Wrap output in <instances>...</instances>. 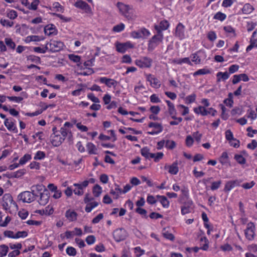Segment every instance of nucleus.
Returning a JSON list of instances; mask_svg holds the SVG:
<instances>
[{
    "instance_id": "49",
    "label": "nucleus",
    "mask_w": 257,
    "mask_h": 257,
    "mask_svg": "<svg viewBox=\"0 0 257 257\" xmlns=\"http://www.w3.org/2000/svg\"><path fill=\"white\" fill-rule=\"evenodd\" d=\"M176 146V143L174 141L167 140L165 141V147L169 149H173Z\"/></svg>"
},
{
    "instance_id": "54",
    "label": "nucleus",
    "mask_w": 257,
    "mask_h": 257,
    "mask_svg": "<svg viewBox=\"0 0 257 257\" xmlns=\"http://www.w3.org/2000/svg\"><path fill=\"white\" fill-rule=\"evenodd\" d=\"M7 16L10 19L14 20L17 17L18 15L16 11L11 10L7 13Z\"/></svg>"
},
{
    "instance_id": "19",
    "label": "nucleus",
    "mask_w": 257,
    "mask_h": 257,
    "mask_svg": "<svg viewBox=\"0 0 257 257\" xmlns=\"http://www.w3.org/2000/svg\"><path fill=\"white\" fill-rule=\"evenodd\" d=\"M12 118H6L4 124L9 131L17 132V128Z\"/></svg>"
},
{
    "instance_id": "5",
    "label": "nucleus",
    "mask_w": 257,
    "mask_h": 257,
    "mask_svg": "<svg viewBox=\"0 0 257 257\" xmlns=\"http://www.w3.org/2000/svg\"><path fill=\"white\" fill-rule=\"evenodd\" d=\"M12 205L18 207L17 203L14 201L11 195L9 193L5 194L3 197L2 205L3 208L6 210H8L12 207Z\"/></svg>"
},
{
    "instance_id": "12",
    "label": "nucleus",
    "mask_w": 257,
    "mask_h": 257,
    "mask_svg": "<svg viewBox=\"0 0 257 257\" xmlns=\"http://www.w3.org/2000/svg\"><path fill=\"white\" fill-rule=\"evenodd\" d=\"M31 190L32 194L35 198V197H39V195L43 193V192L47 189L45 188L43 185L38 184L36 185L32 186L31 188Z\"/></svg>"
},
{
    "instance_id": "44",
    "label": "nucleus",
    "mask_w": 257,
    "mask_h": 257,
    "mask_svg": "<svg viewBox=\"0 0 257 257\" xmlns=\"http://www.w3.org/2000/svg\"><path fill=\"white\" fill-rule=\"evenodd\" d=\"M109 132L110 133L111 136L105 135L102 134L99 135L98 138L102 142L109 140L111 139V137H112V130H110Z\"/></svg>"
},
{
    "instance_id": "15",
    "label": "nucleus",
    "mask_w": 257,
    "mask_h": 257,
    "mask_svg": "<svg viewBox=\"0 0 257 257\" xmlns=\"http://www.w3.org/2000/svg\"><path fill=\"white\" fill-rule=\"evenodd\" d=\"M170 26L169 23L165 20L161 21L158 25H156L154 26L155 30L158 33H163L162 31L166 30Z\"/></svg>"
},
{
    "instance_id": "55",
    "label": "nucleus",
    "mask_w": 257,
    "mask_h": 257,
    "mask_svg": "<svg viewBox=\"0 0 257 257\" xmlns=\"http://www.w3.org/2000/svg\"><path fill=\"white\" fill-rule=\"evenodd\" d=\"M196 99V95L192 94L191 95L187 96L185 98L186 103L187 104L191 103L195 101Z\"/></svg>"
},
{
    "instance_id": "45",
    "label": "nucleus",
    "mask_w": 257,
    "mask_h": 257,
    "mask_svg": "<svg viewBox=\"0 0 257 257\" xmlns=\"http://www.w3.org/2000/svg\"><path fill=\"white\" fill-rule=\"evenodd\" d=\"M191 61L194 62L195 64H199L201 63V59L198 55L197 53L193 54L191 56Z\"/></svg>"
},
{
    "instance_id": "6",
    "label": "nucleus",
    "mask_w": 257,
    "mask_h": 257,
    "mask_svg": "<svg viewBox=\"0 0 257 257\" xmlns=\"http://www.w3.org/2000/svg\"><path fill=\"white\" fill-rule=\"evenodd\" d=\"M152 63V60L147 57H142L135 61V64L141 68H150Z\"/></svg>"
},
{
    "instance_id": "31",
    "label": "nucleus",
    "mask_w": 257,
    "mask_h": 257,
    "mask_svg": "<svg viewBox=\"0 0 257 257\" xmlns=\"http://www.w3.org/2000/svg\"><path fill=\"white\" fill-rule=\"evenodd\" d=\"M254 10L252 6L249 4H245L242 8V12L244 14H249Z\"/></svg>"
},
{
    "instance_id": "59",
    "label": "nucleus",
    "mask_w": 257,
    "mask_h": 257,
    "mask_svg": "<svg viewBox=\"0 0 257 257\" xmlns=\"http://www.w3.org/2000/svg\"><path fill=\"white\" fill-rule=\"evenodd\" d=\"M135 253L137 257H140L142 254H144L145 250L142 249L140 246H137L134 248Z\"/></svg>"
},
{
    "instance_id": "39",
    "label": "nucleus",
    "mask_w": 257,
    "mask_h": 257,
    "mask_svg": "<svg viewBox=\"0 0 257 257\" xmlns=\"http://www.w3.org/2000/svg\"><path fill=\"white\" fill-rule=\"evenodd\" d=\"M102 189L101 187L98 185H95L93 188V193L95 197H98L101 193Z\"/></svg>"
},
{
    "instance_id": "37",
    "label": "nucleus",
    "mask_w": 257,
    "mask_h": 257,
    "mask_svg": "<svg viewBox=\"0 0 257 257\" xmlns=\"http://www.w3.org/2000/svg\"><path fill=\"white\" fill-rule=\"evenodd\" d=\"M168 106V110L170 115L176 114V109L174 104L169 100H166Z\"/></svg>"
},
{
    "instance_id": "52",
    "label": "nucleus",
    "mask_w": 257,
    "mask_h": 257,
    "mask_svg": "<svg viewBox=\"0 0 257 257\" xmlns=\"http://www.w3.org/2000/svg\"><path fill=\"white\" fill-rule=\"evenodd\" d=\"M162 234H163V236L165 238L170 240H172V241L174 240L175 237H174V235L172 233L169 232L168 231H164L162 233Z\"/></svg>"
},
{
    "instance_id": "11",
    "label": "nucleus",
    "mask_w": 257,
    "mask_h": 257,
    "mask_svg": "<svg viewBox=\"0 0 257 257\" xmlns=\"http://www.w3.org/2000/svg\"><path fill=\"white\" fill-rule=\"evenodd\" d=\"M126 236L127 233L123 228L116 229L113 233V237L117 242L124 240Z\"/></svg>"
},
{
    "instance_id": "2",
    "label": "nucleus",
    "mask_w": 257,
    "mask_h": 257,
    "mask_svg": "<svg viewBox=\"0 0 257 257\" xmlns=\"http://www.w3.org/2000/svg\"><path fill=\"white\" fill-rule=\"evenodd\" d=\"M116 7L120 14L128 19H131L133 17V10L128 5L118 2Z\"/></svg>"
},
{
    "instance_id": "34",
    "label": "nucleus",
    "mask_w": 257,
    "mask_h": 257,
    "mask_svg": "<svg viewBox=\"0 0 257 257\" xmlns=\"http://www.w3.org/2000/svg\"><path fill=\"white\" fill-rule=\"evenodd\" d=\"M99 80L100 83L105 84L108 87H111L112 85V80L111 79L106 77H101Z\"/></svg>"
},
{
    "instance_id": "14",
    "label": "nucleus",
    "mask_w": 257,
    "mask_h": 257,
    "mask_svg": "<svg viewBox=\"0 0 257 257\" xmlns=\"http://www.w3.org/2000/svg\"><path fill=\"white\" fill-rule=\"evenodd\" d=\"M241 182V181L239 180H231L227 181L225 185L223 191L225 193H228L235 186H239Z\"/></svg>"
},
{
    "instance_id": "27",
    "label": "nucleus",
    "mask_w": 257,
    "mask_h": 257,
    "mask_svg": "<svg viewBox=\"0 0 257 257\" xmlns=\"http://www.w3.org/2000/svg\"><path fill=\"white\" fill-rule=\"evenodd\" d=\"M157 198L159 199V202L161 203L164 208H168L170 202L166 197L164 196L157 195Z\"/></svg>"
},
{
    "instance_id": "17",
    "label": "nucleus",
    "mask_w": 257,
    "mask_h": 257,
    "mask_svg": "<svg viewBox=\"0 0 257 257\" xmlns=\"http://www.w3.org/2000/svg\"><path fill=\"white\" fill-rule=\"evenodd\" d=\"M39 197H40L38 200L39 203L41 205H45L48 202L50 197L49 191L45 190Z\"/></svg>"
},
{
    "instance_id": "35",
    "label": "nucleus",
    "mask_w": 257,
    "mask_h": 257,
    "mask_svg": "<svg viewBox=\"0 0 257 257\" xmlns=\"http://www.w3.org/2000/svg\"><path fill=\"white\" fill-rule=\"evenodd\" d=\"M9 251V247L6 244L0 245V257L5 256Z\"/></svg>"
},
{
    "instance_id": "60",
    "label": "nucleus",
    "mask_w": 257,
    "mask_h": 257,
    "mask_svg": "<svg viewBox=\"0 0 257 257\" xmlns=\"http://www.w3.org/2000/svg\"><path fill=\"white\" fill-rule=\"evenodd\" d=\"M255 185V182L252 181L250 182H246L242 184L241 186L245 189H249L251 188Z\"/></svg>"
},
{
    "instance_id": "21",
    "label": "nucleus",
    "mask_w": 257,
    "mask_h": 257,
    "mask_svg": "<svg viewBox=\"0 0 257 257\" xmlns=\"http://www.w3.org/2000/svg\"><path fill=\"white\" fill-rule=\"evenodd\" d=\"M194 111L197 114H201L202 116H205L210 113L211 112L208 109H206L204 106H199L198 107L194 108Z\"/></svg>"
},
{
    "instance_id": "29",
    "label": "nucleus",
    "mask_w": 257,
    "mask_h": 257,
    "mask_svg": "<svg viewBox=\"0 0 257 257\" xmlns=\"http://www.w3.org/2000/svg\"><path fill=\"white\" fill-rule=\"evenodd\" d=\"M148 126L149 127L154 128L155 131L160 133H161L163 130V127L161 124L158 122H151L149 123Z\"/></svg>"
},
{
    "instance_id": "22",
    "label": "nucleus",
    "mask_w": 257,
    "mask_h": 257,
    "mask_svg": "<svg viewBox=\"0 0 257 257\" xmlns=\"http://www.w3.org/2000/svg\"><path fill=\"white\" fill-rule=\"evenodd\" d=\"M74 6L77 8L81 9L83 10L88 12L90 10V7L85 2L80 1L76 2L74 4Z\"/></svg>"
},
{
    "instance_id": "26",
    "label": "nucleus",
    "mask_w": 257,
    "mask_h": 257,
    "mask_svg": "<svg viewBox=\"0 0 257 257\" xmlns=\"http://www.w3.org/2000/svg\"><path fill=\"white\" fill-rule=\"evenodd\" d=\"M216 77L217 82L225 81L229 77V73H228L227 72H218L216 74Z\"/></svg>"
},
{
    "instance_id": "25",
    "label": "nucleus",
    "mask_w": 257,
    "mask_h": 257,
    "mask_svg": "<svg viewBox=\"0 0 257 257\" xmlns=\"http://www.w3.org/2000/svg\"><path fill=\"white\" fill-rule=\"evenodd\" d=\"M165 168L168 169V172L173 175H176L177 174L179 171L178 163L177 162H174L171 165L167 167L165 166Z\"/></svg>"
},
{
    "instance_id": "8",
    "label": "nucleus",
    "mask_w": 257,
    "mask_h": 257,
    "mask_svg": "<svg viewBox=\"0 0 257 257\" xmlns=\"http://www.w3.org/2000/svg\"><path fill=\"white\" fill-rule=\"evenodd\" d=\"M115 45L117 51L121 53H124L129 49L134 48V45L130 41L124 43L116 42Z\"/></svg>"
},
{
    "instance_id": "33",
    "label": "nucleus",
    "mask_w": 257,
    "mask_h": 257,
    "mask_svg": "<svg viewBox=\"0 0 257 257\" xmlns=\"http://www.w3.org/2000/svg\"><path fill=\"white\" fill-rule=\"evenodd\" d=\"M86 204L87 205L85 207V210L87 212H91L94 208L98 205V203L97 202H91Z\"/></svg>"
},
{
    "instance_id": "4",
    "label": "nucleus",
    "mask_w": 257,
    "mask_h": 257,
    "mask_svg": "<svg viewBox=\"0 0 257 257\" xmlns=\"http://www.w3.org/2000/svg\"><path fill=\"white\" fill-rule=\"evenodd\" d=\"M141 154L147 159H161L163 156V153L162 152H158L156 153H152L150 152V150L147 147L143 148L141 150Z\"/></svg>"
},
{
    "instance_id": "51",
    "label": "nucleus",
    "mask_w": 257,
    "mask_h": 257,
    "mask_svg": "<svg viewBox=\"0 0 257 257\" xmlns=\"http://www.w3.org/2000/svg\"><path fill=\"white\" fill-rule=\"evenodd\" d=\"M66 253L70 256H75L76 254V250L73 247L69 246L66 248Z\"/></svg>"
},
{
    "instance_id": "23",
    "label": "nucleus",
    "mask_w": 257,
    "mask_h": 257,
    "mask_svg": "<svg viewBox=\"0 0 257 257\" xmlns=\"http://www.w3.org/2000/svg\"><path fill=\"white\" fill-rule=\"evenodd\" d=\"M77 214L74 211L70 209L67 210L65 213V217L70 221H73L77 219Z\"/></svg>"
},
{
    "instance_id": "36",
    "label": "nucleus",
    "mask_w": 257,
    "mask_h": 257,
    "mask_svg": "<svg viewBox=\"0 0 257 257\" xmlns=\"http://www.w3.org/2000/svg\"><path fill=\"white\" fill-rule=\"evenodd\" d=\"M226 18V15L221 12H218L216 13L213 16V19L217 20L221 22L225 20Z\"/></svg>"
},
{
    "instance_id": "3",
    "label": "nucleus",
    "mask_w": 257,
    "mask_h": 257,
    "mask_svg": "<svg viewBox=\"0 0 257 257\" xmlns=\"http://www.w3.org/2000/svg\"><path fill=\"white\" fill-rule=\"evenodd\" d=\"M130 35L134 39H146L151 35V33L149 30L143 27L137 31H132Z\"/></svg>"
},
{
    "instance_id": "10",
    "label": "nucleus",
    "mask_w": 257,
    "mask_h": 257,
    "mask_svg": "<svg viewBox=\"0 0 257 257\" xmlns=\"http://www.w3.org/2000/svg\"><path fill=\"white\" fill-rule=\"evenodd\" d=\"M18 198L19 200L27 203H30L35 199L34 196L32 194V192L30 191L22 192L18 195Z\"/></svg>"
},
{
    "instance_id": "42",
    "label": "nucleus",
    "mask_w": 257,
    "mask_h": 257,
    "mask_svg": "<svg viewBox=\"0 0 257 257\" xmlns=\"http://www.w3.org/2000/svg\"><path fill=\"white\" fill-rule=\"evenodd\" d=\"M5 41L6 44L8 47L13 50L15 49L16 44L13 41L12 39L6 38L5 39Z\"/></svg>"
},
{
    "instance_id": "56",
    "label": "nucleus",
    "mask_w": 257,
    "mask_h": 257,
    "mask_svg": "<svg viewBox=\"0 0 257 257\" xmlns=\"http://www.w3.org/2000/svg\"><path fill=\"white\" fill-rule=\"evenodd\" d=\"M136 212L142 215L143 217H144L146 218L148 217L147 215V212L145 209L142 208L141 207H138L136 209Z\"/></svg>"
},
{
    "instance_id": "47",
    "label": "nucleus",
    "mask_w": 257,
    "mask_h": 257,
    "mask_svg": "<svg viewBox=\"0 0 257 257\" xmlns=\"http://www.w3.org/2000/svg\"><path fill=\"white\" fill-rule=\"evenodd\" d=\"M2 26L7 27H12L14 25V22L8 20L2 19L0 21Z\"/></svg>"
},
{
    "instance_id": "46",
    "label": "nucleus",
    "mask_w": 257,
    "mask_h": 257,
    "mask_svg": "<svg viewBox=\"0 0 257 257\" xmlns=\"http://www.w3.org/2000/svg\"><path fill=\"white\" fill-rule=\"evenodd\" d=\"M257 26L256 22L253 21H249L246 23V29L248 32H250L253 30Z\"/></svg>"
},
{
    "instance_id": "1",
    "label": "nucleus",
    "mask_w": 257,
    "mask_h": 257,
    "mask_svg": "<svg viewBox=\"0 0 257 257\" xmlns=\"http://www.w3.org/2000/svg\"><path fill=\"white\" fill-rule=\"evenodd\" d=\"M164 38L163 33H158L153 36L149 41L148 50L149 51L154 50L162 42Z\"/></svg>"
},
{
    "instance_id": "53",
    "label": "nucleus",
    "mask_w": 257,
    "mask_h": 257,
    "mask_svg": "<svg viewBox=\"0 0 257 257\" xmlns=\"http://www.w3.org/2000/svg\"><path fill=\"white\" fill-rule=\"evenodd\" d=\"M45 157V153L44 152L38 151L35 155L34 159L35 160H42L44 159Z\"/></svg>"
},
{
    "instance_id": "48",
    "label": "nucleus",
    "mask_w": 257,
    "mask_h": 257,
    "mask_svg": "<svg viewBox=\"0 0 257 257\" xmlns=\"http://www.w3.org/2000/svg\"><path fill=\"white\" fill-rule=\"evenodd\" d=\"M87 149L90 154H95L97 151L95 146L91 143H88L87 145Z\"/></svg>"
},
{
    "instance_id": "7",
    "label": "nucleus",
    "mask_w": 257,
    "mask_h": 257,
    "mask_svg": "<svg viewBox=\"0 0 257 257\" xmlns=\"http://www.w3.org/2000/svg\"><path fill=\"white\" fill-rule=\"evenodd\" d=\"M255 225L253 223L250 222L247 224L246 228L244 230V234L246 239L252 240L255 236Z\"/></svg>"
},
{
    "instance_id": "40",
    "label": "nucleus",
    "mask_w": 257,
    "mask_h": 257,
    "mask_svg": "<svg viewBox=\"0 0 257 257\" xmlns=\"http://www.w3.org/2000/svg\"><path fill=\"white\" fill-rule=\"evenodd\" d=\"M224 31L230 34L231 36H235V32L234 29L230 26H226L223 27Z\"/></svg>"
},
{
    "instance_id": "64",
    "label": "nucleus",
    "mask_w": 257,
    "mask_h": 257,
    "mask_svg": "<svg viewBox=\"0 0 257 257\" xmlns=\"http://www.w3.org/2000/svg\"><path fill=\"white\" fill-rule=\"evenodd\" d=\"M221 181L219 180L218 181L213 182L212 183L211 186V189L212 190H215L218 189L220 187V185L221 184Z\"/></svg>"
},
{
    "instance_id": "13",
    "label": "nucleus",
    "mask_w": 257,
    "mask_h": 257,
    "mask_svg": "<svg viewBox=\"0 0 257 257\" xmlns=\"http://www.w3.org/2000/svg\"><path fill=\"white\" fill-rule=\"evenodd\" d=\"M175 36L180 40H182L185 38V26L182 23H179L176 26Z\"/></svg>"
},
{
    "instance_id": "61",
    "label": "nucleus",
    "mask_w": 257,
    "mask_h": 257,
    "mask_svg": "<svg viewBox=\"0 0 257 257\" xmlns=\"http://www.w3.org/2000/svg\"><path fill=\"white\" fill-rule=\"evenodd\" d=\"M28 236V232L26 231H18L15 235V238H19L20 237L24 238Z\"/></svg>"
},
{
    "instance_id": "43",
    "label": "nucleus",
    "mask_w": 257,
    "mask_h": 257,
    "mask_svg": "<svg viewBox=\"0 0 257 257\" xmlns=\"http://www.w3.org/2000/svg\"><path fill=\"white\" fill-rule=\"evenodd\" d=\"M246 116L248 118H250L251 120H254L256 119L257 115L253 110L248 109L247 111Z\"/></svg>"
},
{
    "instance_id": "32",
    "label": "nucleus",
    "mask_w": 257,
    "mask_h": 257,
    "mask_svg": "<svg viewBox=\"0 0 257 257\" xmlns=\"http://www.w3.org/2000/svg\"><path fill=\"white\" fill-rule=\"evenodd\" d=\"M61 164L64 167H68V170H72L74 168V166H77L80 162H74L73 163H68V162H60Z\"/></svg>"
},
{
    "instance_id": "38",
    "label": "nucleus",
    "mask_w": 257,
    "mask_h": 257,
    "mask_svg": "<svg viewBox=\"0 0 257 257\" xmlns=\"http://www.w3.org/2000/svg\"><path fill=\"white\" fill-rule=\"evenodd\" d=\"M210 73V71L207 68L200 69L193 73V76H195L200 75H205Z\"/></svg>"
},
{
    "instance_id": "62",
    "label": "nucleus",
    "mask_w": 257,
    "mask_h": 257,
    "mask_svg": "<svg viewBox=\"0 0 257 257\" xmlns=\"http://www.w3.org/2000/svg\"><path fill=\"white\" fill-rule=\"evenodd\" d=\"M69 58L71 61L75 63L79 62L81 59V58L79 56L74 54L69 55Z\"/></svg>"
},
{
    "instance_id": "58",
    "label": "nucleus",
    "mask_w": 257,
    "mask_h": 257,
    "mask_svg": "<svg viewBox=\"0 0 257 257\" xmlns=\"http://www.w3.org/2000/svg\"><path fill=\"white\" fill-rule=\"evenodd\" d=\"M207 38L210 40V41H215L217 38V36L215 32L214 31H210L207 34Z\"/></svg>"
},
{
    "instance_id": "63",
    "label": "nucleus",
    "mask_w": 257,
    "mask_h": 257,
    "mask_svg": "<svg viewBox=\"0 0 257 257\" xmlns=\"http://www.w3.org/2000/svg\"><path fill=\"white\" fill-rule=\"evenodd\" d=\"M150 110L152 113L158 114L160 112L161 108L158 105H153L150 107Z\"/></svg>"
},
{
    "instance_id": "30",
    "label": "nucleus",
    "mask_w": 257,
    "mask_h": 257,
    "mask_svg": "<svg viewBox=\"0 0 257 257\" xmlns=\"http://www.w3.org/2000/svg\"><path fill=\"white\" fill-rule=\"evenodd\" d=\"M174 62L179 65H181L183 63H186L189 64V65H192L191 61L190 60L188 57L175 59L174 60Z\"/></svg>"
},
{
    "instance_id": "28",
    "label": "nucleus",
    "mask_w": 257,
    "mask_h": 257,
    "mask_svg": "<svg viewBox=\"0 0 257 257\" xmlns=\"http://www.w3.org/2000/svg\"><path fill=\"white\" fill-rule=\"evenodd\" d=\"M60 133L62 137V138H64V140L65 139L68 137L69 138H70L72 135L71 131L69 129L65 128V127H62L60 129Z\"/></svg>"
},
{
    "instance_id": "16",
    "label": "nucleus",
    "mask_w": 257,
    "mask_h": 257,
    "mask_svg": "<svg viewBox=\"0 0 257 257\" xmlns=\"http://www.w3.org/2000/svg\"><path fill=\"white\" fill-rule=\"evenodd\" d=\"M147 80L149 82H150L151 86L156 88H158L161 86V82L160 81L153 75L151 74H148L147 75Z\"/></svg>"
},
{
    "instance_id": "50",
    "label": "nucleus",
    "mask_w": 257,
    "mask_h": 257,
    "mask_svg": "<svg viewBox=\"0 0 257 257\" xmlns=\"http://www.w3.org/2000/svg\"><path fill=\"white\" fill-rule=\"evenodd\" d=\"M125 28V25L123 23H120L113 27V32H120L122 31Z\"/></svg>"
},
{
    "instance_id": "18",
    "label": "nucleus",
    "mask_w": 257,
    "mask_h": 257,
    "mask_svg": "<svg viewBox=\"0 0 257 257\" xmlns=\"http://www.w3.org/2000/svg\"><path fill=\"white\" fill-rule=\"evenodd\" d=\"M250 43V45L246 48L247 52L250 51L253 47H257V30L253 32Z\"/></svg>"
},
{
    "instance_id": "9",
    "label": "nucleus",
    "mask_w": 257,
    "mask_h": 257,
    "mask_svg": "<svg viewBox=\"0 0 257 257\" xmlns=\"http://www.w3.org/2000/svg\"><path fill=\"white\" fill-rule=\"evenodd\" d=\"M50 51L52 52H59L62 50L64 45L61 41L51 40L49 42Z\"/></svg>"
},
{
    "instance_id": "24",
    "label": "nucleus",
    "mask_w": 257,
    "mask_h": 257,
    "mask_svg": "<svg viewBox=\"0 0 257 257\" xmlns=\"http://www.w3.org/2000/svg\"><path fill=\"white\" fill-rule=\"evenodd\" d=\"M44 32L45 34L50 36L56 34V30L53 25H48L45 27Z\"/></svg>"
},
{
    "instance_id": "57",
    "label": "nucleus",
    "mask_w": 257,
    "mask_h": 257,
    "mask_svg": "<svg viewBox=\"0 0 257 257\" xmlns=\"http://www.w3.org/2000/svg\"><path fill=\"white\" fill-rule=\"evenodd\" d=\"M235 0H223L222 3V6L224 8H228L231 7Z\"/></svg>"
},
{
    "instance_id": "20",
    "label": "nucleus",
    "mask_w": 257,
    "mask_h": 257,
    "mask_svg": "<svg viewBox=\"0 0 257 257\" xmlns=\"http://www.w3.org/2000/svg\"><path fill=\"white\" fill-rule=\"evenodd\" d=\"M51 143L54 146L57 147L60 145L64 141V138H62L59 134L51 136Z\"/></svg>"
},
{
    "instance_id": "41",
    "label": "nucleus",
    "mask_w": 257,
    "mask_h": 257,
    "mask_svg": "<svg viewBox=\"0 0 257 257\" xmlns=\"http://www.w3.org/2000/svg\"><path fill=\"white\" fill-rule=\"evenodd\" d=\"M74 186L77 187L73 190L74 194L78 195H82L83 194V189L79 185V183H75Z\"/></svg>"
}]
</instances>
